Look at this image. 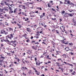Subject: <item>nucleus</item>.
<instances>
[{"label":"nucleus","instance_id":"1","mask_svg":"<svg viewBox=\"0 0 76 76\" xmlns=\"http://www.w3.org/2000/svg\"><path fill=\"white\" fill-rule=\"evenodd\" d=\"M12 44V45L13 46H14V47H16V44L15 43H14V41L13 40H11L10 41H9V43H8V44H9V45H11V44Z\"/></svg>","mask_w":76,"mask_h":76},{"label":"nucleus","instance_id":"2","mask_svg":"<svg viewBox=\"0 0 76 76\" xmlns=\"http://www.w3.org/2000/svg\"><path fill=\"white\" fill-rule=\"evenodd\" d=\"M36 64L37 65V66H39L40 64H41V63L39 62V60H37V61H36Z\"/></svg>","mask_w":76,"mask_h":76},{"label":"nucleus","instance_id":"3","mask_svg":"<svg viewBox=\"0 0 76 76\" xmlns=\"http://www.w3.org/2000/svg\"><path fill=\"white\" fill-rule=\"evenodd\" d=\"M8 8H9V7H5L3 9H4V10L6 11L7 12V11H8V10H7V9Z\"/></svg>","mask_w":76,"mask_h":76},{"label":"nucleus","instance_id":"4","mask_svg":"<svg viewBox=\"0 0 76 76\" xmlns=\"http://www.w3.org/2000/svg\"><path fill=\"white\" fill-rule=\"evenodd\" d=\"M68 15V13L66 12H65V14H64V17H66L67 18H68L69 17V15Z\"/></svg>","mask_w":76,"mask_h":76},{"label":"nucleus","instance_id":"5","mask_svg":"<svg viewBox=\"0 0 76 76\" xmlns=\"http://www.w3.org/2000/svg\"><path fill=\"white\" fill-rule=\"evenodd\" d=\"M1 14H3L2 13H0V18H1V19H3L4 18V17L1 15Z\"/></svg>","mask_w":76,"mask_h":76},{"label":"nucleus","instance_id":"6","mask_svg":"<svg viewBox=\"0 0 76 76\" xmlns=\"http://www.w3.org/2000/svg\"><path fill=\"white\" fill-rule=\"evenodd\" d=\"M3 40H4V41L5 42H6L8 44V43H9V40H6L4 39H3Z\"/></svg>","mask_w":76,"mask_h":76},{"label":"nucleus","instance_id":"7","mask_svg":"<svg viewBox=\"0 0 76 76\" xmlns=\"http://www.w3.org/2000/svg\"><path fill=\"white\" fill-rule=\"evenodd\" d=\"M70 5H71V6L72 7H74V6H75V4L71 2V3L70 4Z\"/></svg>","mask_w":76,"mask_h":76},{"label":"nucleus","instance_id":"8","mask_svg":"<svg viewBox=\"0 0 76 76\" xmlns=\"http://www.w3.org/2000/svg\"><path fill=\"white\" fill-rule=\"evenodd\" d=\"M22 36H23V37H24L26 38V37H27V34H26L25 33L24 34L22 35Z\"/></svg>","mask_w":76,"mask_h":76},{"label":"nucleus","instance_id":"9","mask_svg":"<svg viewBox=\"0 0 76 76\" xmlns=\"http://www.w3.org/2000/svg\"><path fill=\"white\" fill-rule=\"evenodd\" d=\"M68 16H70L71 17H72V16H73V15H72V14L70 13H68Z\"/></svg>","mask_w":76,"mask_h":76},{"label":"nucleus","instance_id":"10","mask_svg":"<svg viewBox=\"0 0 76 76\" xmlns=\"http://www.w3.org/2000/svg\"><path fill=\"white\" fill-rule=\"evenodd\" d=\"M9 13L10 14H11L12 13H13V11L12 10H10V11L9 12Z\"/></svg>","mask_w":76,"mask_h":76},{"label":"nucleus","instance_id":"11","mask_svg":"<svg viewBox=\"0 0 76 76\" xmlns=\"http://www.w3.org/2000/svg\"><path fill=\"white\" fill-rule=\"evenodd\" d=\"M3 32H4L5 35H7V34H8V32H6V31H3Z\"/></svg>","mask_w":76,"mask_h":76},{"label":"nucleus","instance_id":"12","mask_svg":"<svg viewBox=\"0 0 76 76\" xmlns=\"http://www.w3.org/2000/svg\"><path fill=\"white\" fill-rule=\"evenodd\" d=\"M76 74V72H75V71H73V72L71 74V75H75V74Z\"/></svg>","mask_w":76,"mask_h":76},{"label":"nucleus","instance_id":"13","mask_svg":"<svg viewBox=\"0 0 76 76\" xmlns=\"http://www.w3.org/2000/svg\"><path fill=\"white\" fill-rule=\"evenodd\" d=\"M67 3L68 4H70V3H71V2H70V1H67Z\"/></svg>","mask_w":76,"mask_h":76},{"label":"nucleus","instance_id":"14","mask_svg":"<svg viewBox=\"0 0 76 76\" xmlns=\"http://www.w3.org/2000/svg\"><path fill=\"white\" fill-rule=\"evenodd\" d=\"M27 53H28V54L30 55V53H31V51L30 50H28L27 52Z\"/></svg>","mask_w":76,"mask_h":76},{"label":"nucleus","instance_id":"15","mask_svg":"<svg viewBox=\"0 0 76 76\" xmlns=\"http://www.w3.org/2000/svg\"><path fill=\"white\" fill-rule=\"evenodd\" d=\"M4 3L5 4H6V5H7V6H8V5H9V4L7 3V2H6L4 1Z\"/></svg>","mask_w":76,"mask_h":76},{"label":"nucleus","instance_id":"16","mask_svg":"<svg viewBox=\"0 0 76 76\" xmlns=\"http://www.w3.org/2000/svg\"><path fill=\"white\" fill-rule=\"evenodd\" d=\"M17 9H18V8H16L14 10V13H16V11Z\"/></svg>","mask_w":76,"mask_h":76},{"label":"nucleus","instance_id":"17","mask_svg":"<svg viewBox=\"0 0 76 76\" xmlns=\"http://www.w3.org/2000/svg\"><path fill=\"white\" fill-rule=\"evenodd\" d=\"M65 13V11H62V12H61V14H64V13Z\"/></svg>","mask_w":76,"mask_h":76},{"label":"nucleus","instance_id":"18","mask_svg":"<svg viewBox=\"0 0 76 76\" xmlns=\"http://www.w3.org/2000/svg\"><path fill=\"white\" fill-rule=\"evenodd\" d=\"M56 64H57V66H60V64H59V63H58L57 62H56Z\"/></svg>","mask_w":76,"mask_h":76},{"label":"nucleus","instance_id":"19","mask_svg":"<svg viewBox=\"0 0 76 76\" xmlns=\"http://www.w3.org/2000/svg\"><path fill=\"white\" fill-rule=\"evenodd\" d=\"M0 58H2L3 59H4L5 58V57L1 56Z\"/></svg>","mask_w":76,"mask_h":76},{"label":"nucleus","instance_id":"20","mask_svg":"<svg viewBox=\"0 0 76 76\" xmlns=\"http://www.w3.org/2000/svg\"><path fill=\"white\" fill-rule=\"evenodd\" d=\"M37 9H39L40 10H42V8H41V7H37Z\"/></svg>","mask_w":76,"mask_h":76},{"label":"nucleus","instance_id":"21","mask_svg":"<svg viewBox=\"0 0 76 76\" xmlns=\"http://www.w3.org/2000/svg\"><path fill=\"white\" fill-rule=\"evenodd\" d=\"M3 30H1V34H4V32H3Z\"/></svg>","mask_w":76,"mask_h":76},{"label":"nucleus","instance_id":"22","mask_svg":"<svg viewBox=\"0 0 76 76\" xmlns=\"http://www.w3.org/2000/svg\"><path fill=\"white\" fill-rule=\"evenodd\" d=\"M69 45H73V43H69Z\"/></svg>","mask_w":76,"mask_h":76},{"label":"nucleus","instance_id":"23","mask_svg":"<svg viewBox=\"0 0 76 76\" xmlns=\"http://www.w3.org/2000/svg\"><path fill=\"white\" fill-rule=\"evenodd\" d=\"M44 15H41L40 16V18H41V19L42 18H43V17H44Z\"/></svg>","mask_w":76,"mask_h":76},{"label":"nucleus","instance_id":"24","mask_svg":"<svg viewBox=\"0 0 76 76\" xmlns=\"http://www.w3.org/2000/svg\"><path fill=\"white\" fill-rule=\"evenodd\" d=\"M73 22L75 24H76V21H75V20H73Z\"/></svg>","mask_w":76,"mask_h":76},{"label":"nucleus","instance_id":"25","mask_svg":"<svg viewBox=\"0 0 76 76\" xmlns=\"http://www.w3.org/2000/svg\"><path fill=\"white\" fill-rule=\"evenodd\" d=\"M36 75H39V72H36Z\"/></svg>","mask_w":76,"mask_h":76},{"label":"nucleus","instance_id":"26","mask_svg":"<svg viewBox=\"0 0 76 76\" xmlns=\"http://www.w3.org/2000/svg\"><path fill=\"white\" fill-rule=\"evenodd\" d=\"M52 10L53 11H54V12H56V10H54V9L52 8Z\"/></svg>","mask_w":76,"mask_h":76},{"label":"nucleus","instance_id":"27","mask_svg":"<svg viewBox=\"0 0 76 76\" xmlns=\"http://www.w3.org/2000/svg\"><path fill=\"white\" fill-rule=\"evenodd\" d=\"M3 10H4V9H2L0 11V12H3Z\"/></svg>","mask_w":76,"mask_h":76},{"label":"nucleus","instance_id":"28","mask_svg":"<svg viewBox=\"0 0 76 76\" xmlns=\"http://www.w3.org/2000/svg\"><path fill=\"white\" fill-rule=\"evenodd\" d=\"M56 33L58 34H59V33L58 32V31L57 30H56Z\"/></svg>","mask_w":76,"mask_h":76},{"label":"nucleus","instance_id":"29","mask_svg":"<svg viewBox=\"0 0 76 76\" xmlns=\"http://www.w3.org/2000/svg\"><path fill=\"white\" fill-rule=\"evenodd\" d=\"M51 19H52V20H56V18H52Z\"/></svg>","mask_w":76,"mask_h":76},{"label":"nucleus","instance_id":"30","mask_svg":"<svg viewBox=\"0 0 76 76\" xmlns=\"http://www.w3.org/2000/svg\"><path fill=\"white\" fill-rule=\"evenodd\" d=\"M61 70L62 72H63V71L64 70V69L61 68Z\"/></svg>","mask_w":76,"mask_h":76},{"label":"nucleus","instance_id":"31","mask_svg":"<svg viewBox=\"0 0 76 76\" xmlns=\"http://www.w3.org/2000/svg\"><path fill=\"white\" fill-rule=\"evenodd\" d=\"M10 35L11 37H12V38H13V34H10Z\"/></svg>","mask_w":76,"mask_h":76},{"label":"nucleus","instance_id":"32","mask_svg":"<svg viewBox=\"0 0 76 76\" xmlns=\"http://www.w3.org/2000/svg\"><path fill=\"white\" fill-rule=\"evenodd\" d=\"M48 7H51V6H50V4L49 3L48 4Z\"/></svg>","mask_w":76,"mask_h":76},{"label":"nucleus","instance_id":"33","mask_svg":"<svg viewBox=\"0 0 76 76\" xmlns=\"http://www.w3.org/2000/svg\"><path fill=\"white\" fill-rule=\"evenodd\" d=\"M12 0H7V1L8 2H10V1H11V2H12Z\"/></svg>","mask_w":76,"mask_h":76},{"label":"nucleus","instance_id":"34","mask_svg":"<svg viewBox=\"0 0 76 76\" xmlns=\"http://www.w3.org/2000/svg\"><path fill=\"white\" fill-rule=\"evenodd\" d=\"M25 21H27V20H29V19H28V18H26V19H25Z\"/></svg>","mask_w":76,"mask_h":76},{"label":"nucleus","instance_id":"35","mask_svg":"<svg viewBox=\"0 0 76 76\" xmlns=\"http://www.w3.org/2000/svg\"><path fill=\"white\" fill-rule=\"evenodd\" d=\"M3 61V60H0V62L2 63V61Z\"/></svg>","mask_w":76,"mask_h":76},{"label":"nucleus","instance_id":"36","mask_svg":"<svg viewBox=\"0 0 76 76\" xmlns=\"http://www.w3.org/2000/svg\"><path fill=\"white\" fill-rule=\"evenodd\" d=\"M9 9L10 10H12V9L11 8V7H10L9 8Z\"/></svg>","mask_w":76,"mask_h":76},{"label":"nucleus","instance_id":"37","mask_svg":"<svg viewBox=\"0 0 76 76\" xmlns=\"http://www.w3.org/2000/svg\"><path fill=\"white\" fill-rule=\"evenodd\" d=\"M69 71H70V72H73V69H69Z\"/></svg>","mask_w":76,"mask_h":76},{"label":"nucleus","instance_id":"38","mask_svg":"<svg viewBox=\"0 0 76 76\" xmlns=\"http://www.w3.org/2000/svg\"><path fill=\"white\" fill-rule=\"evenodd\" d=\"M66 48H68V49H69V50H66V51H69V48H67V47H66Z\"/></svg>","mask_w":76,"mask_h":76},{"label":"nucleus","instance_id":"39","mask_svg":"<svg viewBox=\"0 0 76 76\" xmlns=\"http://www.w3.org/2000/svg\"><path fill=\"white\" fill-rule=\"evenodd\" d=\"M28 74H29V75H30V74H31V71H28Z\"/></svg>","mask_w":76,"mask_h":76},{"label":"nucleus","instance_id":"40","mask_svg":"<svg viewBox=\"0 0 76 76\" xmlns=\"http://www.w3.org/2000/svg\"><path fill=\"white\" fill-rule=\"evenodd\" d=\"M9 29H10V31H11V30H12V31H13V29H12V28H9Z\"/></svg>","mask_w":76,"mask_h":76},{"label":"nucleus","instance_id":"41","mask_svg":"<svg viewBox=\"0 0 76 76\" xmlns=\"http://www.w3.org/2000/svg\"><path fill=\"white\" fill-rule=\"evenodd\" d=\"M29 39H28L26 41V42H29Z\"/></svg>","mask_w":76,"mask_h":76},{"label":"nucleus","instance_id":"42","mask_svg":"<svg viewBox=\"0 0 76 76\" xmlns=\"http://www.w3.org/2000/svg\"><path fill=\"white\" fill-rule=\"evenodd\" d=\"M61 37V38H63V39H64V36H60Z\"/></svg>","mask_w":76,"mask_h":76},{"label":"nucleus","instance_id":"43","mask_svg":"<svg viewBox=\"0 0 76 76\" xmlns=\"http://www.w3.org/2000/svg\"><path fill=\"white\" fill-rule=\"evenodd\" d=\"M52 44H53V45H54V42L52 41Z\"/></svg>","mask_w":76,"mask_h":76},{"label":"nucleus","instance_id":"44","mask_svg":"<svg viewBox=\"0 0 76 76\" xmlns=\"http://www.w3.org/2000/svg\"><path fill=\"white\" fill-rule=\"evenodd\" d=\"M39 44V43L38 42H36L35 43V44Z\"/></svg>","mask_w":76,"mask_h":76},{"label":"nucleus","instance_id":"45","mask_svg":"<svg viewBox=\"0 0 76 76\" xmlns=\"http://www.w3.org/2000/svg\"><path fill=\"white\" fill-rule=\"evenodd\" d=\"M17 60H18L17 61H18V62H19V61H20V59H19V58H17Z\"/></svg>","mask_w":76,"mask_h":76},{"label":"nucleus","instance_id":"46","mask_svg":"<svg viewBox=\"0 0 76 76\" xmlns=\"http://www.w3.org/2000/svg\"><path fill=\"white\" fill-rule=\"evenodd\" d=\"M61 21H62V20H61V19L60 18V19L59 21L60 22H61Z\"/></svg>","mask_w":76,"mask_h":76},{"label":"nucleus","instance_id":"47","mask_svg":"<svg viewBox=\"0 0 76 76\" xmlns=\"http://www.w3.org/2000/svg\"><path fill=\"white\" fill-rule=\"evenodd\" d=\"M32 48H33V49H34L35 48V47L34 46H32Z\"/></svg>","mask_w":76,"mask_h":76},{"label":"nucleus","instance_id":"48","mask_svg":"<svg viewBox=\"0 0 76 76\" xmlns=\"http://www.w3.org/2000/svg\"><path fill=\"white\" fill-rule=\"evenodd\" d=\"M42 44H44L46 45V43H45V42H42Z\"/></svg>","mask_w":76,"mask_h":76},{"label":"nucleus","instance_id":"49","mask_svg":"<svg viewBox=\"0 0 76 76\" xmlns=\"http://www.w3.org/2000/svg\"><path fill=\"white\" fill-rule=\"evenodd\" d=\"M6 38H9V35L7 36L6 37Z\"/></svg>","mask_w":76,"mask_h":76},{"label":"nucleus","instance_id":"50","mask_svg":"<svg viewBox=\"0 0 76 76\" xmlns=\"http://www.w3.org/2000/svg\"><path fill=\"white\" fill-rule=\"evenodd\" d=\"M49 58V55H48L46 57L47 58Z\"/></svg>","mask_w":76,"mask_h":76},{"label":"nucleus","instance_id":"51","mask_svg":"<svg viewBox=\"0 0 76 76\" xmlns=\"http://www.w3.org/2000/svg\"><path fill=\"white\" fill-rule=\"evenodd\" d=\"M7 53V55H10V53Z\"/></svg>","mask_w":76,"mask_h":76},{"label":"nucleus","instance_id":"52","mask_svg":"<svg viewBox=\"0 0 76 76\" xmlns=\"http://www.w3.org/2000/svg\"><path fill=\"white\" fill-rule=\"evenodd\" d=\"M35 13H38V11H36V12H35Z\"/></svg>","mask_w":76,"mask_h":76},{"label":"nucleus","instance_id":"53","mask_svg":"<svg viewBox=\"0 0 76 76\" xmlns=\"http://www.w3.org/2000/svg\"><path fill=\"white\" fill-rule=\"evenodd\" d=\"M71 34V35L72 36V37H73V36H74V35H73V34Z\"/></svg>","mask_w":76,"mask_h":76},{"label":"nucleus","instance_id":"54","mask_svg":"<svg viewBox=\"0 0 76 76\" xmlns=\"http://www.w3.org/2000/svg\"><path fill=\"white\" fill-rule=\"evenodd\" d=\"M33 38H34V37H33V36H31V39H33Z\"/></svg>","mask_w":76,"mask_h":76},{"label":"nucleus","instance_id":"55","mask_svg":"<svg viewBox=\"0 0 76 76\" xmlns=\"http://www.w3.org/2000/svg\"><path fill=\"white\" fill-rule=\"evenodd\" d=\"M35 42V41H32V43H34Z\"/></svg>","mask_w":76,"mask_h":76},{"label":"nucleus","instance_id":"56","mask_svg":"<svg viewBox=\"0 0 76 76\" xmlns=\"http://www.w3.org/2000/svg\"><path fill=\"white\" fill-rule=\"evenodd\" d=\"M35 50H37V47H35L34 48V49Z\"/></svg>","mask_w":76,"mask_h":76},{"label":"nucleus","instance_id":"57","mask_svg":"<svg viewBox=\"0 0 76 76\" xmlns=\"http://www.w3.org/2000/svg\"><path fill=\"white\" fill-rule=\"evenodd\" d=\"M71 54L72 55H73V53H72V52H71Z\"/></svg>","mask_w":76,"mask_h":76},{"label":"nucleus","instance_id":"58","mask_svg":"<svg viewBox=\"0 0 76 76\" xmlns=\"http://www.w3.org/2000/svg\"><path fill=\"white\" fill-rule=\"evenodd\" d=\"M1 5H4V3H1Z\"/></svg>","mask_w":76,"mask_h":76},{"label":"nucleus","instance_id":"59","mask_svg":"<svg viewBox=\"0 0 76 76\" xmlns=\"http://www.w3.org/2000/svg\"><path fill=\"white\" fill-rule=\"evenodd\" d=\"M58 61H59L60 60H61V58L58 59Z\"/></svg>","mask_w":76,"mask_h":76},{"label":"nucleus","instance_id":"60","mask_svg":"<svg viewBox=\"0 0 76 76\" xmlns=\"http://www.w3.org/2000/svg\"><path fill=\"white\" fill-rule=\"evenodd\" d=\"M37 58H35V60H34L35 61H37Z\"/></svg>","mask_w":76,"mask_h":76},{"label":"nucleus","instance_id":"61","mask_svg":"<svg viewBox=\"0 0 76 76\" xmlns=\"http://www.w3.org/2000/svg\"><path fill=\"white\" fill-rule=\"evenodd\" d=\"M60 3L61 4H62L63 3V2H61V1H60Z\"/></svg>","mask_w":76,"mask_h":76},{"label":"nucleus","instance_id":"62","mask_svg":"<svg viewBox=\"0 0 76 76\" xmlns=\"http://www.w3.org/2000/svg\"><path fill=\"white\" fill-rule=\"evenodd\" d=\"M70 12H73V10H71L69 11Z\"/></svg>","mask_w":76,"mask_h":76},{"label":"nucleus","instance_id":"63","mask_svg":"<svg viewBox=\"0 0 76 76\" xmlns=\"http://www.w3.org/2000/svg\"><path fill=\"white\" fill-rule=\"evenodd\" d=\"M42 31H40L39 33L40 34H42Z\"/></svg>","mask_w":76,"mask_h":76},{"label":"nucleus","instance_id":"64","mask_svg":"<svg viewBox=\"0 0 76 76\" xmlns=\"http://www.w3.org/2000/svg\"><path fill=\"white\" fill-rule=\"evenodd\" d=\"M70 66H73V65H72V64H69Z\"/></svg>","mask_w":76,"mask_h":76}]
</instances>
